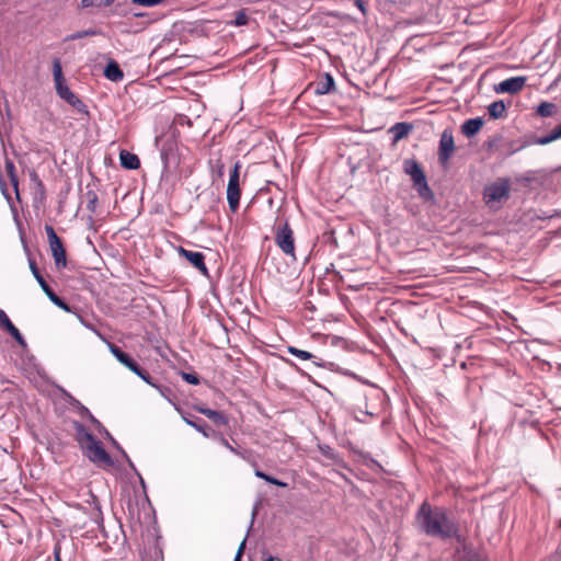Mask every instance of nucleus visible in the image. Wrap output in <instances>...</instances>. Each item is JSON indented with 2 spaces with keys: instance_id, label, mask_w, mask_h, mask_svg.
Instances as JSON below:
<instances>
[{
  "instance_id": "1",
  "label": "nucleus",
  "mask_w": 561,
  "mask_h": 561,
  "mask_svg": "<svg viewBox=\"0 0 561 561\" xmlns=\"http://www.w3.org/2000/svg\"><path fill=\"white\" fill-rule=\"evenodd\" d=\"M415 518L420 529L431 537L445 540L455 537L458 531V526L449 518L445 507H433L426 501L420 505Z\"/></svg>"
},
{
  "instance_id": "2",
  "label": "nucleus",
  "mask_w": 561,
  "mask_h": 561,
  "mask_svg": "<svg viewBox=\"0 0 561 561\" xmlns=\"http://www.w3.org/2000/svg\"><path fill=\"white\" fill-rule=\"evenodd\" d=\"M53 76L57 95L78 113L89 117L90 112L87 104H84V102L67 85L66 79L62 75L61 64L58 58H55L53 61Z\"/></svg>"
},
{
  "instance_id": "3",
  "label": "nucleus",
  "mask_w": 561,
  "mask_h": 561,
  "mask_svg": "<svg viewBox=\"0 0 561 561\" xmlns=\"http://www.w3.org/2000/svg\"><path fill=\"white\" fill-rule=\"evenodd\" d=\"M511 180L499 178L483 190V201L490 208H495L510 198Z\"/></svg>"
},
{
  "instance_id": "4",
  "label": "nucleus",
  "mask_w": 561,
  "mask_h": 561,
  "mask_svg": "<svg viewBox=\"0 0 561 561\" xmlns=\"http://www.w3.org/2000/svg\"><path fill=\"white\" fill-rule=\"evenodd\" d=\"M403 170L411 176L413 185L417 191L419 195L425 199L433 197V192L430 188L426 176L417 161L414 159H407L403 162Z\"/></svg>"
},
{
  "instance_id": "5",
  "label": "nucleus",
  "mask_w": 561,
  "mask_h": 561,
  "mask_svg": "<svg viewBox=\"0 0 561 561\" xmlns=\"http://www.w3.org/2000/svg\"><path fill=\"white\" fill-rule=\"evenodd\" d=\"M274 240L285 255L296 261L294 231L287 220L274 227Z\"/></svg>"
},
{
  "instance_id": "6",
  "label": "nucleus",
  "mask_w": 561,
  "mask_h": 561,
  "mask_svg": "<svg viewBox=\"0 0 561 561\" xmlns=\"http://www.w3.org/2000/svg\"><path fill=\"white\" fill-rule=\"evenodd\" d=\"M81 451L84 457L98 467L110 468L114 466L113 458L96 438Z\"/></svg>"
},
{
  "instance_id": "7",
  "label": "nucleus",
  "mask_w": 561,
  "mask_h": 561,
  "mask_svg": "<svg viewBox=\"0 0 561 561\" xmlns=\"http://www.w3.org/2000/svg\"><path fill=\"white\" fill-rule=\"evenodd\" d=\"M240 169L241 163L237 161L230 173L228 185H227V201L229 208L232 213H236L239 208L241 190H240Z\"/></svg>"
},
{
  "instance_id": "8",
  "label": "nucleus",
  "mask_w": 561,
  "mask_h": 561,
  "mask_svg": "<svg viewBox=\"0 0 561 561\" xmlns=\"http://www.w3.org/2000/svg\"><path fill=\"white\" fill-rule=\"evenodd\" d=\"M49 248L57 268H64L67 265L66 250L61 239L57 236L55 229L50 225L45 226Z\"/></svg>"
},
{
  "instance_id": "9",
  "label": "nucleus",
  "mask_w": 561,
  "mask_h": 561,
  "mask_svg": "<svg viewBox=\"0 0 561 561\" xmlns=\"http://www.w3.org/2000/svg\"><path fill=\"white\" fill-rule=\"evenodd\" d=\"M455 151V141L451 129H444L438 148V161L446 165Z\"/></svg>"
},
{
  "instance_id": "10",
  "label": "nucleus",
  "mask_w": 561,
  "mask_h": 561,
  "mask_svg": "<svg viewBox=\"0 0 561 561\" xmlns=\"http://www.w3.org/2000/svg\"><path fill=\"white\" fill-rule=\"evenodd\" d=\"M526 77H512L501 81L494 87L496 93L516 94L523 90L526 84Z\"/></svg>"
},
{
  "instance_id": "11",
  "label": "nucleus",
  "mask_w": 561,
  "mask_h": 561,
  "mask_svg": "<svg viewBox=\"0 0 561 561\" xmlns=\"http://www.w3.org/2000/svg\"><path fill=\"white\" fill-rule=\"evenodd\" d=\"M178 252L181 256L185 257L203 275L208 276V268L205 264V255L202 252L190 251L183 247H179Z\"/></svg>"
},
{
  "instance_id": "12",
  "label": "nucleus",
  "mask_w": 561,
  "mask_h": 561,
  "mask_svg": "<svg viewBox=\"0 0 561 561\" xmlns=\"http://www.w3.org/2000/svg\"><path fill=\"white\" fill-rule=\"evenodd\" d=\"M72 425L75 430V438L80 449L83 450L87 445L91 444L95 439V437L82 423L73 421Z\"/></svg>"
},
{
  "instance_id": "13",
  "label": "nucleus",
  "mask_w": 561,
  "mask_h": 561,
  "mask_svg": "<svg viewBox=\"0 0 561 561\" xmlns=\"http://www.w3.org/2000/svg\"><path fill=\"white\" fill-rule=\"evenodd\" d=\"M108 350L112 353V355L125 367H127L130 371L136 369V366L138 363L129 356L127 353L123 352L121 347H118L114 343H108Z\"/></svg>"
},
{
  "instance_id": "14",
  "label": "nucleus",
  "mask_w": 561,
  "mask_h": 561,
  "mask_svg": "<svg viewBox=\"0 0 561 561\" xmlns=\"http://www.w3.org/2000/svg\"><path fill=\"white\" fill-rule=\"evenodd\" d=\"M47 297H48V299H49V300H50L55 306H57L58 308L62 309L64 311L69 312V313H76V314L78 316V318H79L80 322H81L85 328H88V329H91V330L95 331V330L93 329V327H92L91 324L87 323V322L84 321V319H83V318L78 313V309H77V308L71 307V306H70V305H68L66 301H64L59 296H57V295L55 294V291H54V290H53V291H50V293H48Z\"/></svg>"
},
{
  "instance_id": "15",
  "label": "nucleus",
  "mask_w": 561,
  "mask_h": 561,
  "mask_svg": "<svg viewBox=\"0 0 561 561\" xmlns=\"http://www.w3.org/2000/svg\"><path fill=\"white\" fill-rule=\"evenodd\" d=\"M195 410L201 414L205 415L209 420H211L218 426L228 425V417L220 411H216L209 408L204 407H195Z\"/></svg>"
},
{
  "instance_id": "16",
  "label": "nucleus",
  "mask_w": 561,
  "mask_h": 561,
  "mask_svg": "<svg viewBox=\"0 0 561 561\" xmlns=\"http://www.w3.org/2000/svg\"><path fill=\"white\" fill-rule=\"evenodd\" d=\"M483 124H484V121L482 117L467 119L461 125V133L466 137L471 138L479 133V130L482 128Z\"/></svg>"
},
{
  "instance_id": "17",
  "label": "nucleus",
  "mask_w": 561,
  "mask_h": 561,
  "mask_svg": "<svg viewBox=\"0 0 561 561\" xmlns=\"http://www.w3.org/2000/svg\"><path fill=\"white\" fill-rule=\"evenodd\" d=\"M411 130H412V125L410 123H405V122L396 123L389 129V133L392 135V142L397 144L401 139L405 138Z\"/></svg>"
},
{
  "instance_id": "18",
  "label": "nucleus",
  "mask_w": 561,
  "mask_h": 561,
  "mask_svg": "<svg viewBox=\"0 0 561 561\" xmlns=\"http://www.w3.org/2000/svg\"><path fill=\"white\" fill-rule=\"evenodd\" d=\"M121 165L126 170H137L140 167V160L137 154L127 150L119 152Z\"/></svg>"
},
{
  "instance_id": "19",
  "label": "nucleus",
  "mask_w": 561,
  "mask_h": 561,
  "mask_svg": "<svg viewBox=\"0 0 561 561\" xmlns=\"http://www.w3.org/2000/svg\"><path fill=\"white\" fill-rule=\"evenodd\" d=\"M335 90V81L333 77L325 73L322 79L316 83L314 92L318 95H324Z\"/></svg>"
},
{
  "instance_id": "20",
  "label": "nucleus",
  "mask_w": 561,
  "mask_h": 561,
  "mask_svg": "<svg viewBox=\"0 0 561 561\" xmlns=\"http://www.w3.org/2000/svg\"><path fill=\"white\" fill-rule=\"evenodd\" d=\"M104 76L106 79H108L113 82H119L124 79L123 70L119 68V65L114 60H111L106 65V67L104 69Z\"/></svg>"
},
{
  "instance_id": "21",
  "label": "nucleus",
  "mask_w": 561,
  "mask_h": 561,
  "mask_svg": "<svg viewBox=\"0 0 561 561\" xmlns=\"http://www.w3.org/2000/svg\"><path fill=\"white\" fill-rule=\"evenodd\" d=\"M319 451L328 459L336 462L342 468L347 469V465L344 462V460L341 458L340 454L336 453L332 447L329 445L322 444L318 445Z\"/></svg>"
},
{
  "instance_id": "22",
  "label": "nucleus",
  "mask_w": 561,
  "mask_h": 561,
  "mask_svg": "<svg viewBox=\"0 0 561 561\" xmlns=\"http://www.w3.org/2000/svg\"><path fill=\"white\" fill-rule=\"evenodd\" d=\"M28 265H30V270H31L34 278L37 280L38 285L41 286V288L43 289V291L47 296L48 293L53 291V289L50 288V286L47 284V282L45 280V278L41 274V272H39V270L37 267L36 262L33 259L28 257Z\"/></svg>"
},
{
  "instance_id": "23",
  "label": "nucleus",
  "mask_w": 561,
  "mask_h": 561,
  "mask_svg": "<svg viewBox=\"0 0 561 561\" xmlns=\"http://www.w3.org/2000/svg\"><path fill=\"white\" fill-rule=\"evenodd\" d=\"M4 168H5L7 174H8L9 179H10V183L14 187V191H15V194H16V198L20 199V195H19V178H18V174H16V170H15V165H14L13 161L5 160Z\"/></svg>"
},
{
  "instance_id": "24",
  "label": "nucleus",
  "mask_w": 561,
  "mask_h": 561,
  "mask_svg": "<svg viewBox=\"0 0 561 561\" xmlns=\"http://www.w3.org/2000/svg\"><path fill=\"white\" fill-rule=\"evenodd\" d=\"M488 112L491 118L499 119L505 116L506 106L502 100L494 101L488 106Z\"/></svg>"
},
{
  "instance_id": "25",
  "label": "nucleus",
  "mask_w": 561,
  "mask_h": 561,
  "mask_svg": "<svg viewBox=\"0 0 561 561\" xmlns=\"http://www.w3.org/2000/svg\"><path fill=\"white\" fill-rule=\"evenodd\" d=\"M557 105L551 102H541L536 110V113L541 117H550L557 113Z\"/></svg>"
},
{
  "instance_id": "26",
  "label": "nucleus",
  "mask_w": 561,
  "mask_h": 561,
  "mask_svg": "<svg viewBox=\"0 0 561 561\" xmlns=\"http://www.w3.org/2000/svg\"><path fill=\"white\" fill-rule=\"evenodd\" d=\"M101 33L102 32L100 30H96V28H89V30L78 31L76 33H72V34L68 35L65 38V42L76 41V39H80V38L88 37V36H96V35H100Z\"/></svg>"
},
{
  "instance_id": "27",
  "label": "nucleus",
  "mask_w": 561,
  "mask_h": 561,
  "mask_svg": "<svg viewBox=\"0 0 561 561\" xmlns=\"http://www.w3.org/2000/svg\"><path fill=\"white\" fill-rule=\"evenodd\" d=\"M133 373L140 377L146 383L150 385L156 389H160V385H158L154 381V379L150 376V374L144 368H141L139 364L136 366V369H134Z\"/></svg>"
},
{
  "instance_id": "28",
  "label": "nucleus",
  "mask_w": 561,
  "mask_h": 561,
  "mask_svg": "<svg viewBox=\"0 0 561 561\" xmlns=\"http://www.w3.org/2000/svg\"><path fill=\"white\" fill-rule=\"evenodd\" d=\"M254 474L255 477L260 478V479H263L265 480L266 482L271 483V484H274V485H277V486H280V488H286L287 486V483L286 482H283L265 472H263L262 470L260 469H255L254 471Z\"/></svg>"
},
{
  "instance_id": "29",
  "label": "nucleus",
  "mask_w": 561,
  "mask_h": 561,
  "mask_svg": "<svg viewBox=\"0 0 561 561\" xmlns=\"http://www.w3.org/2000/svg\"><path fill=\"white\" fill-rule=\"evenodd\" d=\"M115 0H81L80 8L88 9L91 7H110Z\"/></svg>"
},
{
  "instance_id": "30",
  "label": "nucleus",
  "mask_w": 561,
  "mask_h": 561,
  "mask_svg": "<svg viewBox=\"0 0 561 561\" xmlns=\"http://www.w3.org/2000/svg\"><path fill=\"white\" fill-rule=\"evenodd\" d=\"M248 23H249V16L247 14L245 9H241V10L237 11L234 20L232 22H229V24L233 25V26H243V25H247Z\"/></svg>"
},
{
  "instance_id": "31",
  "label": "nucleus",
  "mask_w": 561,
  "mask_h": 561,
  "mask_svg": "<svg viewBox=\"0 0 561 561\" xmlns=\"http://www.w3.org/2000/svg\"><path fill=\"white\" fill-rule=\"evenodd\" d=\"M85 198H87V208H88V210H90L91 213H95L96 211V204H98V201H99L98 194L93 190H89L85 193Z\"/></svg>"
},
{
  "instance_id": "32",
  "label": "nucleus",
  "mask_w": 561,
  "mask_h": 561,
  "mask_svg": "<svg viewBox=\"0 0 561 561\" xmlns=\"http://www.w3.org/2000/svg\"><path fill=\"white\" fill-rule=\"evenodd\" d=\"M211 172L217 174L218 178H222L225 174V163L221 158L209 161Z\"/></svg>"
},
{
  "instance_id": "33",
  "label": "nucleus",
  "mask_w": 561,
  "mask_h": 561,
  "mask_svg": "<svg viewBox=\"0 0 561 561\" xmlns=\"http://www.w3.org/2000/svg\"><path fill=\"white\" fill-rule=\"evenodd\" d=\"M183 420L187 425L192 426L197 432L202 433L205 437H209L207 426L205 424H199L198 422L193 421L192 419H190L185 415H183Z\"/></svg>"
},
{
  "instance_id": "34",
  "label": "nucleus",
  "mask_w": 561,
  "mask_h": 561,
  "mask_svg": "<svg viewBox=\"0 0 561 561\" xmlns=\"http://www.w3.org/2000/svg\"><path fill=\"white\" fill-rule=\"evenodd\" d=\"M288 352L302 360H308V359L314 358V355L311 354L310 352L299 350L295 346H289Z\"/></svg>"
},
{
  "instance_id": "35",
  "label": "nucleus",
  "mask_w": 561,
  "mask_h": 561,
  "mask_svg": "<svg viewBox=\"0 0 561 561\" xmlns=\"http://www.w3.org/2000/svg\"><path fill=\"white\" fill-rule=\"evenodd\" d=\"M0 327L8 333L15 328V325L2 309H0Z\"/></svg>"
},
{
  "instance_id": "36",
  "label": "nucleus",
  "mask_w": 561,
  "mask_h": 561,
  "mask_svg": "<svg viewBox=\"0 0 561 561\" xmlns=\"http://www.w3.org/2000/svg\"><path fill=\"white\" fill-rule=\"evenodd\" d=\"M164 1L165 0H130L131 4H137L147 8L159 5Z\"/></svg>"
},
{
  "instance_id": "37",
  "label": "nucleus",
  "mask_w": 561,
  "mask_h": 561,
  "mask_svg": "<svg viewBox=\"0 0 561 561\" xmlns=\"http://www.w3.org/2000/svg\"><path fill=\"white\" fill-rule=\"evenodd\" d=\"M9 334L15 340V342L22 346V347H26V341L25 339L23 337V335L21 334V332L19 331V329L15 327L12 331L9 332Z\"/></svg>"
},
{
  "instance_id": "38",
  "label": "nucleus",
  "mask_w": 561,
  "mask_h": 561,
  "mask_svg": "<svg viewBox=\"0 0 561 561\" xmlns=\"http://www.w3.org/2000/svg\"><path fill=\"white\" fill-rule=\"evenodd\" d=\"M182 378L190 385H198L199 378L196 374L182 373Z\"/></svg>"
},
{
  "instance_id": "39",
  "label": "nucleus",
  "mask_w": 561,
  "mask_h": 561,
  "mask_svg": "<svg viewBox=\"0 0 561 561\" xmlns=\"http://www.w3.org/2000/svg\"><path fill=\"white\" fill-rule=\"evenodd\" d=\"M219 442L222 446H225L231 453H233L238 456H242L241 451H239L237 448H234L232 445H230L229 442L222 435L219 436Z\"/></svg>"
},
{
  "instance_id": "40",
  "label": "nucleus",
  "mask_w": 561,
  "mask_h": 561,
  "mask_svg": "<svg viewBox=\"0 0 561 561\" xmlns=\"http://www.w3.org/2000/svg\"><path fill=\"white\" fill-rule=\"evenodd\" d=\"M552 142V139L550 138V135H546V136H541V137H537L535 140H534V144L535 145H540V146H545V145H548Z\"/></svg>"
},
{
  "instance_id": "41",
  "label": "nucleus",
  "mask_w": 561,
  "mask_h": 561,
  "mask_svg": "<svg viewBox=\"0 0 561 561\" xmlns=\"http://www.w3.org/2000/svg\"><path fill=\"white\" fill-rule=\"evenodd\" d=\"M354 4L358 8L362 14L367 15V3L364 0H353Z\"/></svg>"
},
{
  "instance_id": "42",
  "label": "nucleus",
  "mask_w": 561,
  "mask_h": 561,
  "mask_svg": "<svg viewBox=\"0 0 561 561\" xmlns=\"http://www.w3.org/2000/svg\"><path fill=\"white\" fill-rule=\"evenodd\" d=\"M54 561H61V543L58 541L54 547Z\"/></svg>"
},
{
  "instance_id": "43",
  "label": "nucleus",
  "mask_w": 561,
  "mask_h": 561,
  "mask_svg": "<svg viewBox=\"0 0 561 561\" xmlns=\"http://www.w3.org/2000/svg\"><path fill=\"white\" fill-rule=\"evenodd\" d=\"M552 141L561 138V125L556 127L550 134Z\"/></svg>"
},
{
  "instance_id": "44",
  "label": "nucleus",
  "mask_w": 561,
  "mask_h": 561,
  "mask_svg": "<svg viewBox=\"0 0 561 561\" xmlns=\"http://www.w3.org/2000/svg\"><path fill=\"white\" fill-rule=\"evenodd\" d=\"M0 186H1V190H2V194L4 195V197L7 198V201L9 203H11L12 201V197L10 196V194L8 193V188L5 186V184L2 182V180L0 179Z\"/></svg>"
},
{
  "instance_id": "45",
  "label": "nucleus",
  "mask_w": 561,
  "mask_h": 561,
  "mask_svg": "<svg viewBox=\"0 0 561 561\" xmlns=\"http://www.w3.org/2000/svg\"><path fill=\"white\" fill-rule=\"evenodd\" d=\"M262 561H283V560L278 557H274V556L270 554L268 552L264 551Z\"/></svg>"
},
{
  "instance_id": "46",
  "label": "nucleus",
  "mask_w": 561,
  "mask_h": 561,
  "mask_svg": "<svg viewBox=\"0 0 561 561\" xmlns=\"http://www.w3.org/2000/svg\"><path fill=\"white\" fill-rule=\"evenodd\" d=\"M31 178H32V180H33V181H36V182H37L38 186L43 187V183H42V181L38 179V175H37L35 172H33V173L31 174Z\"/></svg>"
},
{
  "instance_id": "47",
  "label": "nucleus",
  "mask_w": 561,
  "mask_h": 561,
  "mask_svg": "<svg viewBox=\"0 0 561 561\" xmlns=\"http://www.w3.org/2000/svg\"><path fill=\"white\" fill-rule=\"evenodd\" d=\"M159 392L163 396V397H167V393L170 392V389L168 387H164V386H161L160 385V389H158Z\"/></svg>"
},
{
  "instance_id": "48",
  "label": "nucleus",
  "mask_w": 561,
  "mask_h": 561,
  "mask_svg": "<svg viewBox=\"0 0 561 561\" xmlns=\"http://www.w3.org/2000/svg\"><path fill=\"white\" fill-rule=\"evenodd\" d=\"M102 519H103L102 518V513H101L100 508H96L94 520L96 523H99L100 520L102 522Z\"/></svg>"
},
{
  "instance_id": "49",
  "label": "nucleus",
  "mask_w": 561,
  "mask_h": 561,
  "mask_svg": "<svg viewBox=\"0 0 561 561\" xmlns=\"http://www.w3.org/2000/svg\"><path fill=\"white\" fill-rule=\"evenodd\" d=\"M245 541H247V538H244L242 540V542L240 543V546L238 548V551H237V552H241V556L243 554V551H244V548H245Z\"/></svg>"
},
{
  "instance_id": "50",
  "label": "nucleus",
  "mask_w": 561,
  "mask_h": 561,
  "mask_svg": "<svg viewBox=\"0 0 561 561\" xmlns=\"http://www.w3.org/2000/svg\"><path fill=\"white\" fill-rule=\"evenodd\" d=\"M533 180V178L530 176H523L520 179H518V181L523 182V183H528Z\"/></svg>"
},
{
  "instance_id": "51",
  "label": "nucleus",
  "mask_w": 561,
  "mask_h": 561,
  "mask_svg": "<svg viewBox=\"0 0 561 561\" xmlns=\"http://www.w3.org/2000/svg\"><path fill=\"white\" fill-rule=\"evenodd\" d=\"M146 15H147L146 12H136V13H134L135 18H145Z\"/></svg>"
},
{
  "instance_id": "52",
  "label": "nucleus",
  "mask_w": 561,
  "mask_h": 561,
  "mask_svg": "<svg viewBox=\"0 0 561 561\" xmlns=\"http://www.w3.org/2000/svg\"><path fill=\"white\" fill-rule=\"evenodd\" d=\"M90 420L93 422V423H96L98 425H101V423L92 415L90 414Z\"/></svg>"
},
{
  "instance_id": "53",
  "label": "nucleus",
  "mask_w": 561,
  "mask_h": 561,
  "mask_svg": "<svg viewBox=\"0 0 561 561\" xmlns=\"http://www.w3.org/2000/svg\"><path fill=\"white\" fill-rule=\"evenodd\" d=\"M241 552H237L233 561H241Z\"/></svg>"
},
{
  "instance_id": "54",
  "label": "nucleus",
  "mask_w": 561,
  "mask_h": 561,
  "mask_svg": "<svg viewBox=\"0 0 561 561\" xmlns=\"http://www.w3.org/2000/svg\"><path fill=\"white\" fill-rule=\"evenodd\" d=\"M106 435L113 440V443L117 446V443L114 440V438L110 435V432L105 431Z\"/></svg>"
},
{
  "instance_id": "55",
  "label": "nucleus",
  "mask_w": 561,
  "mask_h": 561,
  "mask_svg": "<svg viewBox=\"0 0 561 561\" xmlns=\"http://www.w3.org/2000/svg\"><path fill=\"white\" fill-rule=\"evenodd\" d=\"M355 419H356V421H358V422H365L364 416H360V417H359V416H355Z\"/></svg>"
},
{
  "instance_id": "56",
  "label": "nucleus",
  "mask_w": 561,
  "mask_h": 561,
  "mask_svg": "<svg viewBox=\"0 0 561 561\" xmlns=\"http://www.w3.org/2000/svg\"><path fill=\"white\" fill-rule=\"evenodd\" d=\"M355 419H356V421H358V422H365L364 416H360V417H359V416H355Z\"/></svg>"
},
{
  "instance_id": "57",
  "label": "nucleus",
  "mask_w": 561,
  "mask_h": 561,
  "mask_svg": "<svg viewBox=\"0 0 561 561\" xmlns=\"http://www.w3.org/2000/svg\"><path fill=\"white\" fill-rule=\"evenodd\" d=\"M469 561H484V560H482L480 558H474V559H470Z\"/></svg>"
},
{
  "instance_id": "58",
  "label": "nucleus",
  "mask_w": 561,
  "mask_h": 561,
  "mask_svg": "<svg viewBox=\"0 0 561 561\" xmlns=\"http://www.w3.org/2000/svg\"><path fill=\"white\" fill-rule=\"evenodd\" d=\"M365 415H369V416H373L374 414L370 413V412H364Z\"/></svg>"
}]
</instances>
